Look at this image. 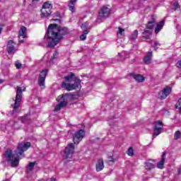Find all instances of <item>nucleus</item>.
I'll return each instance as SVG.
<instances>
[{
  "label": "nucleus",
  "mask_w": 181,
  "mask_h": 181,
  "mask_svg": "<svg viewBox=\"0 0 181 181\" xmlns=\"http://www.w3.org/2000/svg\"><path fill=\"white\" fill-rule=\"evenodd\" d=\"M69 33L67 28H60L57 24H51L48 27L47 36L45 35V40L47 39L48 47H54L57 43L60 42L64 35Z\"/></svg>",
  "instance_id": "obj_1"
},
{
  "label": "nucleus",
  "mask_w": 181,
  "mask_h": 181,
  "mask_svg": "<svg viewBox=\"0 0 181 181\" xmlns=\"http://www.w3.org/2000/svg\"><path fill=\"white\" fill-rule=\"evenodd\" d=\"M30 148V143L26 142L24 144L21 143L17 147L16 154L12 153V150L8 149L4 153V159L6 162L11 166V168H17L19 165V160L23 158V152L28 151Z\"/></svg>",
  "instance_id": "obj_2"
},
{
  "label": "nucleus",
  "mask_w": 181,
  "mask_h": 181,
  "mask_svg": "<svg viewBox=\"0 0 181 181\" xmlns=\"http://www.w3.org/2000/svg\"><path fill=\"white\" fill-rule=\"evenodd\" d=\"M65 81L62 84V88H66L67 91L76 90V88H81V80L76 79L74 74L64 77Z\"/></svg>",
  "instance_id": "obj_3"
},
{
  "label": "nucleus",
  "mask_w": 181,
  "mask_h": 181,
  "mask_svg": "<svg viewBox=\"0 0 181 181\" xmlns=\"http://www.w3.org/2000/svg\"><path fill=\"white\" fill-rule=\"evenodd\" d=\"M26 90V88H23L17 86V92L16 95V99H13L14 104L11 105L13 107V112H18V110H19V105L21 104V102L22 101V92L25 91Z\"/></svg>",
  "instance_id": "obj_4"
},
{
  "label": "nucleus",
  "mask_w": 181,
  "mask_h": 181,
  "mask_svg": "<svg viewBox=\"0 0 181 181\" xmlns=\"http://www.w3.org/2000/svg\"><path fill=\"white\" fill-rule=\"evenodd\" d=\"M52 9H53V4H52V2H45L41 9V18H49V16L52 15Z\"/></svg>",
  "instance_id": "obj_5"
},
{
  "label": "nucleus",
  "mask_w": 181,
  "mask_h": 181,
  "mask_svg": "<svg viewBox=\"0 0 181 181\" xmlns=\"http://www.w3.org/2000/svg\"><path fill=\"white\" fill-rule=\"evenodd\" d=\"M57 100L59 103L57 105L54 110V111L56 112L60 111L63 107H66V105H67V101H69V94L65 93L62 96H59Z\"/></svg>",
  "instance_id": "obj_6"
},
{
  "label": "nucleus",
  "mask_w": 181,
  "mask_h": 181,
  "mask_svg": "<svg viewBox=\"0 0 181 181\" xmlns=\"http://www.w3.org/2000/svg\"><path fill=\"white\" fill-rule=\"evenodd\" d=\"M74 153V144L73 143L69 144L64 151V159H71L73 153Z\"/></svg>",
  "instance_id": "obj_7"
},
{
  "label": "nucleus",
  "mask_w": 181,
  "mask_h": 181,
  "mask_svg": "<svg viewBox=\"0 0 181 181\" xmlns=\"http://www.w3.org/2000/svg\"><path fill=\"white\" fill-rule=\"evenodd\" d=\"M163 128V123L160 120L156 121L154 122V129L153 134V138H156L158 135L162 134V129Z\"/></svg>",
  "instance_id": "obj_8"
},
{
  "label": "nucleus",
  "mask_w": 181,
  "mask_h": 181,
  "mask_svg": "<svg viewBox=\"0 0 181 181\" xmlns=\"http://www.w3.org/2000/svg\"><path fill=\"white\" fill-rule=\"evenodd\" d=\"M47 69H43L38 76V86L42 90L45 89V81H46V76H47Z\"/></svg>",
  "instance_id": "obj_9"
},
{
  "label": "nucleus",
  "mask_w": 181,
  "mask_h": 181,
  "mask_svg": "<svg viewBox=\"0 0 181 181\" xmlns=\"http://www.w3.org/2000/svg\"><path fill=\"white\" fill-rule=\"evenodd\" d=\"M86 136V132L83 129H80L76 132L74 135V144H80L83 140V138Z\"/></svg>",
  "instance_id": "obj_10"
},
{
  "label": "nucleus",
  "mask_w": 181,
  "mask_h": 181,
  "mask_svg": "<svg viewBox=\"0 0 181 181\" xmlns=\"http://www.w3.org/2000/svg\"><path fill=\"white\" fill-rule=\"evenodd\" d=\"M170 93H172V87L166 86L158 93V97L161 100H165V98H167Z\"/></svg>",
  "instance_id": "obj_11"
},
{
  "label": "nucleus",
  "mask_w": 181,
  "mask_h": 181,
  "mask_svg": "<svg viewBox=\"0 0 181 181\" xmlns=\"http://www.w3.org/2000/svg\"><path fill=\"white\" fill-rule=\"evenodd\" d=\"M111 13V9L107 6H103L99 11V16L100 18H108Z\"/></svg>",
  "instance_id": "obj_12"
},
{
  "label": "nucleus",
  "mask_w": 181,
  "mask_h": 181,
  "mask_svg": "<svg viewBox=\"0 0 181 181\" xmlns=\"http://www.w3.org/2000/svg\"><path fill=\"white\" fill-rule=\"evenodd\" d=\"M88 26V23H85L81 25V28L82 30H83V33L80 36V40H86V39H87V35H88V33L90 32L88 30H87Z\"/></svg>",
  "instance_id": "obj_13"
},
{
  "label": "nucleus",
  "mask_w": 181,
  "mask_h": 181,
  "mask_svg": "<svg viewBox=\"0 0 181 181\" xmlns=\"http://www.w3.org/2000/svg\"><path fill=\"white\" fill-rule=\"evenodd\" d=\"M144 165V168L146 170H151V169H155V161L152 159L147 160Z\"/></svg>",
  "instance_id": "obj_14"
},
{
  "label": "nucleus",
  "mask_w": 181,
  "mask_h": 181,
  "mask_svg": "<svg viewBox=\"0 0 181 181\" xmlns=\"http://www.w3.org/2000/svg\"><path fill=\"white\" fill-rule=\"evenodd\" d=\"M166 161V153H163L160 160L157 163L158 169H163L165 162Z\"/></svg>",
  "instance_id": "obj_15"
},
{
  "label": "nucleus",
  "mask_w": 181,
  "mask_h": 181,
  "mask_svg": "<svg viewBox=\"0 0 181 181\" xmlns=\"http://www.w3.org/2000/svg\"><path fill=\"white\" fill-rule=\"evenodd\" d=\"M129 76L133 77V78H134L137 83H144V81H145V78L141 74H129Z\"/></svg>",
  "instance_id": "obj_16"
},
{
  "label": "nucleus",
  "mask_w": 181,
  "mask_h": 181,
  "mask_svg": "<svg viewBox=\"0 0 181 181\" xmlns=\"http://www.w3.org/2000/svg\"><path fill=\"white\" fill-rule=\"evenodd\" d=\"M96 172H101L103 169H104V160L100 158L98 160L96 165H95Z\"/></svg>",
  "instance_id": "obj_17"
},
{
  "label": "nucleus",
  "mask_w": 181,
  "mask_h": 181,
  "mask_svg": "<svg viewBox=\"0 0 181 181\" xmlns=\"http://www.w3.org/2000/svg\"><path fill=\"white\" fill-rule=\"evenodd\" d=\"M15 50V42L13 40H9L7 45V52L8 53H13Z\"/></svg>",
  "instance_id": "obj_18"
},
{
  "label": "nucleus",
  "mask_w": 181,
  "mask_h": 181,
  "mask_svg": "<svg viewBox=\"0 0 181 181\" xmlns=\"http://www.w3.org/2000/svg\"><path fill=\"white\" fill-rule=\"evenodd\" d=\"M144 62L145 64H151L152 62V51H149L148 53L144 57Z\"/></svg>",
  "instance_id": "obj_19"
},
{
  "label": "nucleus",
  "mask_w": 181,
  "mask_h": 181,
  "mask_svg": "<svg viewBox=\"0 0 181 181\" xmlns=\"http://www.w3.org/2000/svg\"><path fill=\"white\" fill-rule=\"evenodd\" d=\"M76 2H77V0H70L68 4V6L69 8V11H71L72 12H76Z\"/></svg>",
  "instance_id": "obj_20"
},
{
  "label": "nucleus",
  "mask_w": 181,
  "mask_h": 181,
  "mask_svg": "<svg viewBox=\"0 0 181 181\" xmlns=\"http://www.w3.org/2000/svg\"><path fill=\"white\" fill-rule=\"evenodd\" d=\"M164 25H165L164 21L159 22L155 28V33H159L160 32V30H162V29L163 28Z\"/></svg>",
  "instance_id": "obj_21"
},
{
  "label": "nucleus",
  "mask_w": 181,
  "mask_h": 181,
  "mask_svg": "<svg viewBox=\"0 0 181 181\" xmlns=\"http://www.w3.org/2000/svg\"><path fill=\"white\" fill-rule=\"evenodd\" d=\"M19 37H22L23 39H25L26 37V28L25 27H21L20 28L19 33H18Z\"/></svg>",
  "instance_id": "obj_22"
},
{
  "label": "nucleus",
  "mask_w": 181,
  "mask_h": 181,
  "mask_svg": "<svg viewBox=\"0 0 181 181\" xmlns=\"http://www.w3.org/2000/svg\"><path fill=\"white\" fill-rule=\"evenodd\" d=\"M125 35V30L121 27L118 28V30L117 31V35L118 37H124Z\"/></svg>",
  "instance_id": "obj_23"
},
{
  "label": "nucleus",
  "mask_w": 181,
  "mask_h": 181,
  "mask_svg": "<svg viewBox=\"0 0 181 181\" xmlns=\"http://www.w3.org/2000/svg\"><path fill=\"white\" fill-rule=\"evenodd\" d=\"M152 35V31L151 30H144L143 33V36L145 37V39H151V36Z\"/></svg>",
  "instance_id": "obj_24"
},
{
  "label": "nucleus",
  "mask_w": 181,
  "mask_h": 181,
  "mask_svg": "<svg viewBox=\"0 0 181 181\" xmlns=\"http://www.w3.org/2000/svg\"><path fill=\"white\" fill-rule=\"evenodd\" d=\"M138 37V30H135L130 36L131 40L135 41Z\"/></svg>",
  "instance_id": "obj_25"
},
{
  "label": "nucleus",
  "mask_w": 181,
  "mask_h": 181,
  "mask_svg": "<svg viewBox=\"0 0 181 181\" xmlns=\"http://www.w3.org/2000/svg\"><path fill=\"white\" fill-rule=\"evenodd\" d=\"M151 46L156 50V49H159L160 44L156 41H151Z\"/></svg>",
  "instance_id": "obj_26"
},
{
  "label": "nucleus",
  "mask_w": 181,
  "mask_h": 181,
  "mask_svg": "<svg viewBox=\"0 0 181 181\" xmlns=\"http://www.w3.org/2000/svg\"><path fill=\"white\" fill-rule=\"evenodd\" d=\"M173 11H179L180 9V6L179 5V3L174 2L172 7Z\"/></svg>",
  "instance_id": "obj_27"
},
{
  "label": "nucleus",
  "mask_w": 181,
  "mask_h": 181,
  "mask_svg": "<svg viewBox=\"0 0 181 181\" xmlns=\"http://www.w3.org/2000/svg\"><path fill=\"white\" fill-rule=\"evenodd\" d=\"M155 25V20H153L151 21H148L146 28L147 29H149L151 30V29L153 28V25Z\"/></svg>",
  "instance_id": "obj_28"
},
{
  "label": "nucleus",
  "mask_w": 181,
  "mask_h": 181,
  "mask_svg": "<svg viewBox=\"0 0 181 181\" xmlns=\"http://www.w3.org/2000/svg\"><path fill=\"white\" fill-rule=\"evenodd\" d=\"M33 168H35V163H30L29 165L27 166V172H32L33 170Z\"/></svg>",
  "instance_id": "obj_29"
},
{
  "label": "nucleus",
  "mask_w": 181,
  "mask_h": 181,
  "mask_svg": "<svg viewBox=\"0 0 181 181\" xmlns=\"http://www.w3.org/2000/svg\"><path fill=\"white\" fill-rule=\"evenodd\" d=\"M59 57V52L57 51H55L51 57V62H53V60H56Z\"/></svg>",
  "instance_id": "obj_30"
},
{
  "label": "nucleus",
  "mask_w": 181,
  "mask_h": 181,
  "mask_svg": "<svg viewBox=\"0 0 181 181\" xmlns=\"http://www.w3.org/2000/svg\"><path fill=\"white\" fill-rule=\"evenodd\" d=\"M175 107H176V108H178L179 112H180V114H181V98L179 99Z\"/></svg>",
  "instance_id": "obj_31"
},
{
  "label": "nucleus",
  "mask_w": 181,
  "mask_h": 181,
  "mask_svg": "<svg viewBox=\"0 0 181 181\" xmlns=\"http://www.w3.org/2000/svg\"><path fill=\"white\" fill-rule=\"evenodd\" d=\"M127 155L129 156H134V149L132 148V147L129 148L127 151Z\"/></svg>",
  "instance_id": "obj_32"
},
{
  "label": "nucleus",
  "mask_w": 181,
  "mask_h": 181,
  "mask_svg": "<svg viewBox=\"0 0 181 181\" xmlns=\"http://www.w3.org/2000/svg\"><path fill=\"white\" fill-rule=\"evenodd\" d=\"M180 136H181V132H180V131H177V132L175 133V135H174L175 139H179V138H180Z\"/></svg>",
  "instance_id": "obj_33"
},
{
  "label": "nucleus",
  "mask_w": 181,
  "mask_h": 181,
  "mask_svg": "<svg viewBox=\"0 0 181 181\" xmlns=\"http://www.w3.org/2000/svg\"><path fill=\"white\" fill-rule=\"evenodd\" d=\"M15 66H16V69H21L22 67V64L16 62L15 64Z\"/></svg>",
  "instance_id": "obj_34"
},
{
  "label": "nucleus",
  "mask_w": 181,
  "mask_h": 181,
  "mask_svg": "<svg viewBox=\"0 0 181 181\" xmlns=\"http://www.w3.org/2000/svg\"><path fill=\"white\" fill-rule=\"evenodd\" d=\"M176 67H177V69H181V60L177 62Z\"/></svg>",
  "instance_id": "obj_35"
},
{
  "label": "nucleus",
  "mask_w": 181,
  "mask_h": 181,
  "mask_svg": "<svg viewBox=\"0 0 181 181\" xmlns=\"http://www.w3.org/2000/svg\"><path fill=\"white\" fill-rule=\"evenodd\" d=\"M108 160L109 162H115V159L112 157H109Z\"/></svg>",
  "instance_id": "obj_36"
},
{
  "label": "nucleus",
  "mask_w": 181,
  "mask_h": 181,
  "mask_svg": "<svg viewBox=\"0 0 181 181\" xmlns=\"http://www.w3.org/2000/svg\"><path fill=\"white\" fill-rule=\"evenodd\" d=\"M47 181H56V179L55 178H48L47 180Z\"/></svg>",
  "instance_id": "obj_37"
},
{
  "label": "nucleus",
  "mask_w": 181,
  "mask_h": 181,
  "mask_svg": "<svg viewBox=\"0 0 181 181\" xmlns=\"http://www.w3.org/2000/svg\"><path fill=\"white\" fill-rule=\"evenodd\" d=\"M22 37H19V43H23V40H21Z\"/></svg>",
  "instance_id": "obj_38"
},
{
  "label": "nucleus",
  "mask_w": 181,
  "mask_h": 181,
  "mask_svg": "<svg viewBox=\"0 0 181 181\" xmlns=\"http://www.w3.org/2000/svg\"><path fill=\"white\" fill-rule=\"evenodd\" d=\"M5 82V80L4 79H0V84H2V83H4Z\"/></svg>",
  "instance_id": "obj_39"
},
{
  "label": "nucleus",
  "mask_w": 181,
  "mask_h": 181,
  "mask_svg": "<svg viewBox=\"0 0 181 181\" xmlns=\"http://www.w3.org/2000/svg\"><path fill=\"white\" fill-rule=\"evenodd\" d=\"M2 33V27H0V35Z\"/></svg>",
  "instance_id": "obj_40"
},
{
  "label": "nucleus",
  "mask_w": 181,
  "mask_h": 181,
  "mask_svg": "<svg viewBox=\"0 0 181 181\" xmlns=\"http://www.w3.org/2000/svg\"><path fill=\"white\" fill-rule=\"evenodd\" d=\"M40 0H33V2H39Z\"/></svg>",
  "instance_id": "obj_41"
},
{
  "label": "nucleus",
  "mask_w": 181,
  "mask_h": 181,
  "mask_svg": "<svg viewBox=\"0 0 181 181\" xmlns=\"http://www.w3.org/2000/svg\"><path fill=\"white\" fill-rule=\"evenodd\" d=\"M178 173L180 174V170H178Z\"/></svg>",
  "instance_id": "obj_42"
},
{
  "label": "nucleus",
  "mask_w": 181,
  "mask_h": 181,
  "mask_svg": "<svg viewBox=\"0 0 181 181\" xmlns=\"http://www.w3.org/2000/svg\"><path fill=\"white\" fill-rule=\"evenodd\" d=\"M54 21H57V20H54Z\"/></svg>",
  "instance_id": "obj_43"
}]
</instances>
